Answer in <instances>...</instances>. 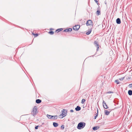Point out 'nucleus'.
Here are the masks:
<instances>
[{
    "instance_id": "obj_1",
    "label": "nucleus",
    "mask_w": 132,
    "mask_h": 132,
    "mask_svg": "<svg viewBox=\"0 0 132 132\" xmlns=\"http://www.w3.org/2000/svg\"><path fill=\"white\" fill-rule=\"evenodd\" d=\"M86 123L83 122H80L78 123L77 127V128L79 129L83 128L85 126Z\"/></svg>"
},
{
    "instance_id": "obj_2",
    "label": "nucleus",
    "mask_w": 132,
    "mask_h": 132,
    "mask_svg": "<svg viewBox=\"0 0 132 132\" xmlns=\"http://www.w3.org/2000/svg\"><path fill=\"white\" fill-rule=\"evenodd\" d=\"M37 107L36 106H35L34 107L33 110L31 112V114L33 116H34L37 114Z\"/></svg>"
},
{
    "instance_id": "obj_3",
    "label": "nucleus",
    "mask_w": 132,
    "mask_h": 132,
    "mask_svg": "<svg viewBox=\"0 0 132 132\" xmlns=\"http://www.w3.org/2000/svg\"><path fill=\"white\" fill-rule=\"evenodd\" d=\"M67 111H66L65 109H63L62 111V113L60 115V117H62V116H63L62 118H63V117L65 116L67 114Z\"/></svg>"
},
{
    "instance_id": "obj_4",
    "label": "nucleus",
    "mask_w": 132,
    "mask_h": 132,
    "mask_svg": "<svg viewBox=\"0 0 132 132\" xmlns=\"http://www.w3.org/2000/svg\"><path fill=\"white\" fill-rule=\"evenodd\" d=\"M92 24V21L90 20H88L86 22V24L87 26L91 25Z\"/></svg>"
},
{
    "instance_id": "obj_5",
    "label": "nucleus",
    "mask_w": 132,
    "mask_h": 132,
    "mask_svg": "<svg viewBox=\"0 0 132 132\" xmlns=\"http://www.w3.org/2000/svg\"><path fill=\"white\" fill-rule=\"evenodd\" d=\"M80 27V26L79 25H76L73 27V29L75 30H78Z\"/></svg>"
},
{
    "instance_id": "obj_6",
    "label": "nucleus",
    "mask_w": 132,
    "mask_h": 132,
    "mask_svg": "<svg viewBox=\"0 0 132 132\" xmlns=\"http://www.w3.org/2000/svg\"><path fill=\"white\" fill-rule=\"evenodd\" d=\"M103 107L105 109H107L108 108L107 105L106 104L104 101H103Z\"/></svg>"
},
{
    "instance_id": "obj_7",
    "label": "nucleus",
    "mask_w": 132,
    "mask_h": 132,
    "mask_svg": "<svg viewBox=\"0 0 132 132\" xmlns=\"http://www.w3.org/2000/svg\"><path fill=\"white\" fill-rule=\"evenodd\" d=\"M72 28H69L68 29H67L63 30L64 32H70L72 31Z\"/></svg>"
},
{
    "instance_id": "obj_8",
    "label": "nucleus",
    "mask_w": 132,
    "mask_h": 132,
    "mask_svg": "<svg viewBox=\"0 0 132 132\" xmlns=\"http://www.w3.org/2000/svg\"><path fill=\"white\" fill-rule=\"evenodd\" d=\"M116 22L118 24H120L121 23V21L120 19L119 18H118L116 20Z\"/></svg>"
},
{
    "instance_id": "obj_9",
    "label": "nucleus",
    "mask_w": 132,
    "mask_h": 132,
    "mask_svg": "<svg viewBox=\"0 0 132 132\" xmlns=\"http://www.w3.org/2000/svg\"><path fill=\"white\" fill-rule=\"evenodd\" d=\"M100 128L99 126H95L93 127L92 129L94 130H96Z\"/></svg>"
},
{
    "instance_id": "obj_10",
    "label": "nucleus",
    "mask_w": 132,
    "mask_h": 132,
    "mask_svg": "<svg viewBox=\"0 0 132 132\" xmlns=\"http://www.w3.org/2000/svg\"><path fill=\"white\" fill-rule=\"evenodd\" d=\"M81 108L79 106H77V107L75 108V109L76 111H79L81 110Z\"/></svg>"
},
{
    "instance_id": "obj_11",
    "label": "nucleus",
    "mask_w": 132,
    "mask_h": 132,
    "mask_svg": "<svg viewBox=\"0 0 132 132\" xmlns=\"http://www.w3.org/2000/svg\"><path fill=\"white\" fill-rule=\"evenodd\" d=\"M42 102V100L40 99H38L36 100V102L37 104H39L40 103Z\"/></svg>"
},
{
    "instance_id": "obj_12",
    "label": "nucleus",
    "mask_w": 132,
    "mask_h": 132,
    "mask_svg": "<svg viewBox=\"0 0 132 132\" xmlns=\"http://www.w3.org/2000/svg\"><path fill=\"white\" fill-rule=\"evenodd\" d=\"M105 114L106 115H109L110 113V112L107 110H105L104 111Z\"/></svg>"
},
{
    "instance_id": "obj_13",
    "label": "nucleus",
    "mask_w": 132,
    "mask_h": 132,
    "mask_svg": "<svg viewBox=\"0 0 132 132\" xmlns=\"http://www.w3.org/2000/svg\"><path fill=\"white\" fill-rule=\"evenodd\" d=\"M53 125L55 127H57L59 125L58 123L55 122H53Z\"/></svg>"
},
{
    "instance_id": "obj_14",
    "label": "nucleus",
    "mask_w": 132,
    "mask_h": 132,
    "mask_svg": "<svg viewBox=\"0 0 132 132\" xmlns=\"http://www.w3.org/2000/svg\"><path fill=\"white\" fill-rule=\"evenodd\" d=\"M94 44L95 46H99L98 42L96 41H94Z\"/></svg>"
},
{
    "instance_id": "obj_15",
    "label": "nucleus",
    "mask_w": 132,
    "mask_h": 132,
    "mask_svg": "<svg viewBox=\"0 0 132 132\" xmlns=\"http://www.w3.org/2000/svg\"><path fill=\"white\" fill-rule=\"evenodd\" d=\"M58 118L57 116H52V119H56Z\"/></svg>"
},
{
    "instance_id": "obj_16",
    "label": "nucleus",
    "mask_w": 132,
    "mask_h": 132,
    "mask_svg": "<svg viewBox=\"0 0 132 132\" xmlns=\"http://www.w3.org/2000/svg\"><path fill=\"white\" fill-rule=\"evenodd\" d=\"M128 94L129 95H132V90H129L128 92Z\"/></svg>"
},
{
    "instance_id": "obj_17",
    "label": "nucleus",
    "mask_w": 132,
    "mask_h": 132,
    "mask_svg": "<svg viewBox=\"0 0 132 132\" xmlns=\"http://www.w3.org/2000/svg\"><path fill=\"white\" fill-rule=\"evenodd\" d=\"M52 116L51 115H49L48 114H47V117L49 119H52Z\"/></svg>"
},
{
    "instance_id": "obj_18",
    "label": "nucleus",
    "mask_w": 132,
    "mask_h": 132,
    "mask_svg": "<svg viewBox=\"0 0 132 132\" xmlns=\"http://www.w3.org/2000/svg\"><path fill=\"white\" fill-rule=\"evenodd\" d=\"M96 14L98 15L101 14V12L99 10H98L96 11Z\"/></svg>"
},
{
    "instance_id": "obj_19",
    "label": "nucleus",
    "mask_w": 132,
    "mask_h": 132,
    "mask_svg": "<svg viewBox=\"0 0 132 132\" xmlns=\"http://www.w3.org/2000/svg\"><path fill=\"white\" fill-rule=\"evenodd\" d=\"M62 30H63L62 28H60V29H57L56 30V32H57V33H58L59 32Z\"/></svg>"
},
{
    "instance_id": "obj_20",
    "label": "nucleus",
    "mask_w": 132,
    "mask_h": 132,
    "mask_svg": "<svg viewBox=\"0 0 132 132\" xmlns=\"http://www.w3.org/2000/svg\"><path fill=\"white\" fill-rule=\"evenodd\" d=\"M91 31H92V30L91 29H90L87 32H86V34L87 35H89Z\"/></svg>"
},
{
    "instance_id": "obj_21",
    "label": "nucleus",
    "mask_w": 132,
    "mask_h": 132,
    "mask_svg": "<svg viewBox=\"0 0 132 132\" xmlns=\"http://www.w3.org/2000/svg\"><path fill=\"white\" fill-rule=\"evenodd\" d=\"M48 33L52 35L54 34V32L52 31H50L48 32Z\"/></svg>"
},
{
    "instance_id": "obj_22",
    "label": "nucleus",
    "mask_w": 132,
    "mask_h": 132,
    "mask_svg": "<svg viewBox=\"0 0 132 132\" xmlns=\"http://www.w3.org/2000/svg\"><path fill=\"white\" fill-rule=\"evenodd\" d=\"M32 34L34 35V36H35V37H37L38 35V34L37 33H36V34H35L33 33H32Z\"/></svg>"
},
{
    "instance_id": "obj_23",
    "label": "nucleus",
    "mask_w": 132,
    "mask_h": 132,
    "mask_svg": "<svg viewBox=\"0 0 132 132\" xmlns=\"http://www.w3.org/2000/svg\"><path fill=\"white\" fill-rule=\"evenodd\" d=\"M85 99H82V100L81 103L82 104H84L85 102Z\"/></svg>"
},
{
    "instance_id": "obj_24",
    "label": "nucleus",
    "mask_w": 132,
    "mask_h": 132,
    "mask_svg": "<svg viewBox=\"0 0 132 132\" xmlns=\"http://www.w3.org/2000/svg\"><path fill=\"white\" fill-rule=\"evenodd\" d=\"M64 128V125H62L61 126V128L63 130Z\"/></svg>"
},
{
    "instance_id": "obj_25",
    "label": "nucleus",
    "mask_w": 132,
    "mask_h": 132,
    "mask_svg": "<svg viewBox=\"0 0 132 132\" xmlns=\"http://www.w3.org/2000/svg\"><path fill=\"white\" fill-rule=\"evenodd\" d=\"M115 82H116L117 84H119L120 83L119 82L118 80H116L115 81Z\"/></svg>"
},
{
    "instance_id": "obj_26",
    "label": "nucleus",
    "mask_w": 132,
    "mask_h": 132,
    "mask_svg": "<svg viewBox=\"0 0 132 132\" xmlns=\"http://www.w3.org/2000/svg\"><path fill=\"white\" fill-rule=\"evenodd\" d=\"M124 78H125L124 77H122V78H120L119 80H122L124 79Z\"/></svg>"
},
{
    "instance_id": "obj_27",
    "label": "nucleus",
    "mask_w": 132,
    "mask_h": 132,
    "mask_svg": "<svg viewBox=\"0 0 132 132\" xmlns=\"http://www.w3.org/2000/svg\"><path fill=\"white\" fill-rule=\"evenodd\" d=\"M97 113H96V114H95L96 116H98V109L97 108Z\"/></svg>"
},
{
    "instance_id": "obj_28",
    "label": "nucleus",
    "mask_w": 132,
    "mask_h": 132,
    "mask_svg": "<svg viewBox=\"0 0 132 132\" xmlns=\"http://www.w3.org/2000/svg\"><path fill=\"white\" fill-rule=\"evenodd\" d=\"M128 86L129 87L131 88L132 87V84H130L129 86Z\"/></svg>"
},
{
    "instance_id": "obj_29",
    "label": "nucleus",
    "mask_w": 132,
    "mask_h": 132,
    "mask_svg": "<svg viewBox=\"0 0 132 132\" xmlns=\"http://www.w3.org/2000/svg\"><path fill=\"white\" fill-rule=\"evenodd\" d=\"M97 47V49H96V51H97L99 49V46H96Z\"/></svg>"
},
{
    "instance_id": "obj_30",
    "label": "nucleus",
    "mask_w": 132,
    "mask_h": 132,
    "mask_svg": "<svg viewBox=\"0 0 132 132\" xmlns=\"http://www.w3.org/2000/svg\"><path fill=\"white\" fill-rule=\"evenodd\" d=\"M39 126L38 125V126L35 127V129H37L38 128V127Z\"/></svg>"
},
{
    "instance_id": "obj_31",
    "label": "nucleus",
    "mask_w": 132,
    "mask_h": 132,
    "mask_svg": "<svg viewBox=\"0 0 132 132\" xmlns=\"http://www.w3.org/2000/svg\"><path fill=\"white\" fill-rule=\"evenodd\" d=\"M113 92L112 91H109L107 93H113Z\"/></svg>"
},
{
    "instance_id": "obj_32",
    "label": "nucleus",
    "mask_w": 132,
    "mask_h": 132,
    "mask_svg": "<svg viewBox=\"0 0 132 132\" xmlns=\"http://www.w3.org/2000/svg\"><path fill=\"white\" fill-rule=\"evenodd\" d=\"M70 112H73V110L71 109V110H70Z\"/></svg>"
},
{
    "instance_id": "obj_33",
    "label": "nucleus",
    "mask_w": 132,
    "mask_h": 132,
    "mask_svg": "<svg viewBox=\"0 0 132 132\" xmlns=\"http://www.w3.org/2000/svg\"><path fill=\"white\" fill-rule=\"evenodd\" d=\"M97 116H94V119H96V118H97Z\"/></svg>"
},
{
    "instance_id": "obj_34",
    "label": "nucleus",
    "mask_w": 132,
    "mask_h": 132,
    "mask_svg": "<svg viewBox=\"0 0 132 132\" xmlns=\"http://www.w3.org/2000/svg\"><path fill=\"white\" fill-rule=\"evenodd\" d=\"M97 116H94V119H96V118H97Z\"/></svg>"
},
{
    "instance_id": "obj_35",
    "label": "nucleus",
    "mask_w": 132,
    "mask_h": 132,
    "mask_svg": "<svg viewBox=\"0 0 132 132\" xmlns=\"http://www.w3.org/2000/svg\"><path fill=\"white\" fill-rule=\"evenodd\" d=\"M54 30V29H53V28H51L50 29V30Z\"/></svg>"
},
{
    "instance_id": "obj_36",
    "label": "nucleus",
    "mask_w": 132,
    "mask_h": 132,
    "mask_svg": "<svg viewBox=\"0 0 132 132\" xmlns=\"http://www.w3.org/2000/svg\"><path fill=\"white\" fill-rule=\"evenodd\" d=\"M94 1L96 3H97V2H98L97 0H94Z\"/></svg>"
},
{
    "instance_id": "obj_37",
    "label": "nucleus",
    "mask_w": 132,
    "mask_h": 132,
    "mask_svg": "<svg viewBox=\"0 0 132 132\" xmlns=\"http://www.w3.org/2000/svg\"><path fill=\"white\" fill-rule=\"evenodd\" d=\"M100 9V7L99 6L97 8V9L99 10Z\"/></svg>"
},
{
    "instance_id": "obj_38",
    "label": "nucleus",
    "mask_w": 132,
    "mask_h": 132,
    "mask_svg": "<svg viewBox=\"0 0 132 132\" xmlns=\"http://www.w3.org/2000/svg\"><path fill=\"white\" fill-rule=\"evenodd\" d=\"M97 3L98 5H100V3H97Z\"/></svg>"
},
{
    "instance_id": "obj_39",
    "label": "nucleus",
    "mask_w": 132,
    "mask_h": 132,
    "mask_svg": "<svg viewBox=\"0 0 132 132\" xmlns=\"http://www.w3.org/2000/svg\"><path fill=\"white\" fill-rule=\"evenodd\" d=\"M96 52L95 54L94 55H92V56H92L93 57L95 55V54H96Z\"/></svg>"
},
{
    "instance_id": "obj_40",
    "label": "nucleus",
    "mask_w": 132,
    "mask_h": 132,
    "mask_svg": "<svg viewBox=\"0 0 132 132\" xmlns=\"http://www.w3.org/2000/svg\"><path fill=\"white\" fill-rule=\"evenodd\" d=\"M104 123H103L102 124V125H104Z\"/></svg>"
}]
</instances>
